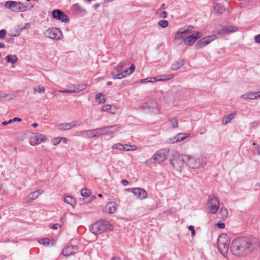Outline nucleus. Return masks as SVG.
<instances>
[{"label": "nucleus", "instance_id": "obj_15", "mask_svg": "<svg viewBox=\"0 0 260 260\" xmlns=\"http://www.w3.org/2000/svg\"><path fill=\"white\" fill-rule=\"evenodd\" d=\"M46 138L42 134L36 135L32 137L30 140V144L32 146L40 144L41 142L45 141Z\"/></svg>", "mask_w": 260, "mask_h": 260}, {"label": "nucleus", "instance_id": "obj_47", "mask_svg": "<svg viewBox=\"0 0 260 260\" xmlns=\"http://www.w3.org/2000/svg\"><path fill=\"white\" fill-rule=\"evenodd\" d=\"M112 106L110 105H105L102 107L103 111H109L111 109Z\"/></svg>", "mask_w": 260, "mask_h": 260}, {"label": "nucleus", "instance_id": "obj_7", "mask_svg": "<svg viewBox=\"0 0 260 260\" xmlns=\"http://www.w3.org/2000/svg\"><path fill=\"white\" fill-rule=\"evenodd\" d=\"M169 152V151L168 149H163L157 151L152 157L150 158V163H160L162 162L166 159Z\"/></svg>", "mask_w": 260, "mask_h": 260}, {"label": "nucleus", "instance_id": "obj_12", "mask_svg": "<svg viewBox=\"0 0 260 260\" xmlns=\"http://www.w3.org/2000/svg\"><path fill=\"white\" fill-rule=\"evenodd\" d=\"M216 38L215 35H211L205 37L200 40L195 45L196 50L200 49L203 47L210 43L212 41Z\"/></svg>", "mask_w": 260, "mask_h": 260}, {"label": "nucleus", "instance_id": "obj_1", "mask_svg": "<svg viewBox=\"0 0 260 260\" xmlns=\"http://www.w3.org/2000/svg\"><path fill=\"white\" fill-rule=\"evenodd\" d=\"M259 246L260 243L256 239L240 237L233 241L231 250L234 255L243 257L249 255Z\"/></svg>", "mask_w": 260, "mask_h": 260}, {"label": "nucleus", "instance_id": "obj_60", "mask_svg": "<svg viewBox=\"0 0 260 260\" xmlns=\"http://www.w3.org/2000/svg\"><path fill=\"white\" fill-rule=\"evenodd\" d=\"M121 182H122V184H123V185H124V186H126L129 183L128 181L127 180H122L121 181Z\"/></svg>", "mask_w": 260, "mask_h": 260}, {"label": "nucleus", "instance_id": "obj_35", "mask_svg": "<svg viewBox=\"0 0 260 260\" xmlns=\"http://www.w3.org/2000/svg\"><path fill=\"white\" fill-rule=\"evenodd\" d=\"M112 148L113 149H116L119 150H125V145H123L121 143H116L115 144H114Z\"/></svg>", "mask_w": 260, "mask_h": 260}, {"label": "nucleus", "instance_id": "obj_64", "mask_svg": "<svg viewBox=\"0 0 260 260\" xmlns=\"http://www.w3.org/2000/svg\"><path fill=\"white\" fill-rule=\"evenodd\" d=\"M111 260H120V258L118 256H114L111 258Z\"/></svg>", "mask_w": 260, "mask_h": 260}, {"label": "nucleus", "instance_id": "obj_9", "mask_svg": "<svg viewBox=\"0 0 260 260\" xmlns=\"http://www.w3.org/2000/svg\"><path fill=\"white\" fill-rule=\"evenodd\" d=\"M218 247L220 252L224 254L228 251L230 242L225 236H220L218 239Z\"/></svg>", "mask_w": 260, "mask_h": 260}, {"label": "nucleus", "instance_id": "obj_6", "mask_svg": "<svg viewBox=\"0 0 260 260\" xmlns=\"http://www.w3.org/2000/svg\"><path fill=\"white\" fill-rule=\"evenodd\" d=\"M46 37L55 40H60L63 38L62 31L59 28L52 27L46 30L44 32Z\"/></svg>", "mask_w": 260, "mask_h": 260}, {"label": "nucleus", "instance_id": "obj_27", "mask_svg": "<svg viewBox=\"0 0 260 260\" xmlns=\"http://www.w3.org/2000/svg\"><path fill=\"white\" fill-rule=\"evenodd\" d=\"M235 115L236 114L233 113L226 117H224L222 120V123L224 125L228 124L232 120Z\"/></svg>", "mask_w": 260, "mask_h": 260}, {"label": "nucleus", "instance_id": "obj_32", "mask_svg": "<svg viewBox=\"0 0 260 260\" xmlns=\"http://www.w3.org/2000/svg\"><path fill=\"white\" fill-rule=\"evenodd\" d=\"M169 121L170 122L173 128H176L178 127V119L176 117L173 118H169Z\"/></svg>", "mask_w": 260, "mask_h": 260}, {"label": "nucleus", "instance_id": "obj_57", "mask_svg": "<svg viewBox=\"0 0 260 260\" xmlns=\"http://www.w3.org/2000/svg\"><path fill=\"white\" fill-rule=\"evenodd\" d=\"M255 41L257 43H260V34L256 36L254 38Z\"/></svg>", "mask_w": 260, "mask_h": 260}, {"label": "nucleus", "instance_id": "obj_10", "mask_svg": "<svg viewBox=\"0 0 260 260\" xmlns=\"http://www.w3.org/2000/svg\"><path fill=\"white\" fill-rule=\"evenodd\" d=\"M238 29L237 27L233 25L221 26L215 30V32L219 36L222 37L227 34L235 32Z\"/></svg>", "mask_w": 260, "mask_h": 260}, {"label": "nucleus", "instance_id": "obj_45", "mask_svg": "<svg viewBox=\"0 0 260 260\" xmlns=\"http://www.w3.org/2000/svg\"><path fill=\"white\" fill-rule=\"evenodd\" d=\"M162 77H164L165 81H168L173 78L174 75L173 74H170L167 75H163Z\"/></svg>", "mask_w": 260, "mask_h": 260}, {"label": "nucleus", "instance_id": "obj_61", "mask_svg": "<svg viewBox=\"0 0 260 260\" xmlns=\"http://www.w3.org/2000/svg\"><path fill=\"white\" fill-rule=\"evenodd\" d=\"M59 92L63 93H70V91L68 89L64 90H59Z\"/></svg>", "mask_w": 260, "mask_h": 260}, {"label": "nucleus", "instance_id": "obj_52", "mask_svg": "<svg viewBox=\"0 0 260 260\" xmlns=\"http://www.w3.org/2000/svg\"><path fill=\"white\" fill-rule=\"evenodd\" d=\"M60 143V140H59V138H56L53 140V144L54 145H56Z\"/></svg>", "mask_w": 260, "mask_h": 260}, {"label": "nucleus", "instance_id": "obj_18", "mask_svg": "<svg viewBox=\"0 0 260 260\" xmlns=\"http://www.w3.org/2000/svg\"><path fill=\"white\" fill-rule=\"evenodd\" d=\"M43 192L42 190H37L35 191L30 192L28 194L26 198V201L28 203L36 199L39 196H40Z\"/></svg>", "mask_w": 260, "mask_h": 260}, {"label": "nucleus", "instance_id": "obj_34", "mask_svg": "<svg viewBox=\"0 0 260 260\" xmlns=\"http://www.w3.org/2000/svg\"><path fill=\"white\" fill-rule=\"evenodd\" d=\"M91 193V191L88 188H83L81 190V194L83 197H88Z\"/></svg>", "mask_w": 260, "mask_h": 260}, {"label": "nucleus", "instance_id": "obj_54", "mask_svg": "<svg viewBox=\"0 0 260 260\" xmlns=\"http://www.w3.org/2000/svg\"><path fill=\"white\" fill-rule=\"evenodd\" d=\"M161 76H157L156 77H155V79H154V81H165V80H164V77H163V78H161Z\"/></svg>", "mask_w": 260, "mask_h": 260}, {"label": "nucleus", "instance_id": "obj_56", "mask_svg": "<svg viewBox=\"0 0 260 260\" xmlns=\"http://www.w3.org/2000/svg\"><path fill=\"white\" fill-rule=\"evenodd\" d=\"M167 12L164 11L160 14V17L163 18H165L167 17Z\"/></svg>", "mask_w": 260, "mask_h": 260}, {"label": "nucleus", "instance_id": "obj_41", "mask_svg": "<svg viewBox=\"0 0 260 260\" xmlns=\"http://www.w3.org/2000/svg\"><path fill=\"white\" fill-rule=\"evenodd\" d=\"M33 89L35 91L38 93H44L45 92V88L43 87H34Z\"/></svg>", "mask_w": 260, "mask_h": 260}, {"label": "nucleus", "instance_id": "obj_24", "mask_svg": "<svg viewBox=\"0 0 260 260\" xmlns=\"http://www.w3.org/2000/svg\"><path fill=\"white\" fill-rule=\"evenodd\" d=\"M63 201L67 204H70L72 206H74L76 204L75 199L71 196H67L64 198Z\"/></svg>", "mask_w": 260, "mask_h": 260}, {"label": "nucleus", "instance_id": "obj_28", "mask_svg": "<svg viewBox=\"0 0 260 260\" xmlns=\"http://www.w3.org/2000/svg\"><path fill=\"white\" fill-rule=\"evenodd\" d=\"M30 27V24L29 23H26L23 27H22L20 28H19V30L17 31V34H12V36L17 37L21 34L22 30L28 29Z\"/></svg>", "mask_w": 260, "mask_h": 260}, {"label": "nucleus", "instance_id": "obj_46", "mask_svg": "<svg viewBox=\"0 0 260 260\" xmlns=\"http://www.w3.org/2000/svg\"><path fill=\"white\" fill-rule=\"evenodd\" d=\"M76 86H77V90H79V92L80 91H81L86 88V84L77 85Z\"/></svg>", "mask_w": 260, "mask_h": 260}, {"label": "nucleus", "instance_id": "obj_22", "mask_svg": "<svg viewBox=\"0 0 260 260\" xmlns=\"http://www.w3.org/2000/svg\"><path fill=\"white\" fill-rule=\"evenodd\" d=\"M143 107L144 108H148V109H152L151 112L154 114H157L159 112L158 108L155 106V104L150 105V103L149 102L145 103L144 104Z\"/></svg>", "mask_w": 260, "mask_h": 260}, {"label": "nucleus", "instance_id": "obj_13", "mask_svg": "<svg viewBox=\"0 0 260 260\" xmlns=\"http://www.w3.org/2000/svg\"><path fill=\"white\" fill-rule=\"evenodd\" d=\"M53 18L60 20L62 22L67 23L70 21L69 17L60 10L56 9L52 11Z\"/></svg>", "mask_w": 260, "mask_h": 260}, {"label": "nucleus", "instance_id": "obj_16", "mask_svg": "<svg viewBox=\"0 0 260 260\" xmlns=\"http://www.w3.org/2000/svg\"><path fill=\"white\" fill-rule=\"evenodd\" d=\"M189 134L185 133H179L177 136L169 139L170 143H177L183 141L185 138L188 137Z\"/></svg>", "mask_w": 260, "mask_h": 260}, {"label": "nucleus", "instance_id": "obj_51", "mask_svg": "<svg viewBox=\"0 0 260 260\" xmlns=\"http://www.w3.org/2000/svg\"><path fill=\"white\" fill-rule=\"evenodd\" d=\"M74 6L75 8L77 9V10H80L81 12H83L84 13L86 12L85 10L80 8L77 4L74 5Z\"/></svg>", "mask_w": 260, "mask_h": 260}, {"label": "nucleus", "instance_id": "obj_11", "mask_svg": "<svg viewBox=\"0 0 260 260\" xmlns=\"http://www.w3.org/2000/svg\"><path fill=\"white\" fill-rule=\"evenodd\" d=\"M209 211L212 214H215L219 207V202L214 196H210L208 203Z\"/></svg>", "mask_w": 260, "mask_h": 260}, {"label": "nucleus", "instance_id": "obj_5", "mask_svg": "<svg viewBox=\"0 0 260 260\" xmlns=\"http://www.w3.org/2000/svg\"><path fill=\"white\" fill-rule=\"evenodd\" d=\"M186 155H182L178 153L173 154V158L170 159L172 167L177 171H180L183 168L184 162L186 164Z\"/></svg>", "mask_w": 260, "mask_h": 260}, {"label": "nucleus", "instance_id": "obj_26", "mask_svg": "<svg viewBox=\"0 0 260 260\" xmlns=\"http://www.w3.org/2000/svg\"><path fill=\"white\" fill-rule=\"evenodd\" d=\"M62 254L64 256H69L73 253V247L71 246H68L65 247L62 251Z\"/></svg>", "mask_w": 260, "mask_h": 260}, {"label": "nucleus", "instance_id": "obj_44", "mask_svg": "<svg viewBox=\"0 0 260 260\" xmlns=\"http://www.w3.org/2000/svg\"><path fill=\"white\" fill-rule=\"evenodd\" d=\"M192 28H193V26H188V27L186 29H184L182 31H179L178 32V34H185V33H186L187 32H189V31H191Z\"/></svg>", "mask_w": 260, "mask_h": 260}, {"label": "nucleus", "instance_id": "obj_43", "mask_svg": "<svg viewBox=\"0 0 260 260\" xmlns=\"http://www.w3.org/2000/svg\"><path fill=\"white\" fill-rule=\"evenodd\" d=\"M125 77V75H123L121 73H118L113 76V79H121Z\"/></svg>", "mask_w": 260, "mask_h": 260}, {"label": "nucleus", "instance_id": "obj_25", "mask_svg": "<svg viewBox=\"0 0 260 260\" xmlns=\"http://www.w3.org/2000/svg\"><path fill=\"white\" fill-rule=\"evenodd\" d=\"M7 62L14 64L18 61V57L15 55L9 54L6 57Z\"/></svg>", "mask_w": 260, "mask_h": 260}, {"label": "nucleus", "instance_id": "obj_3", "mask_svg": "<svg viewBox=\"0 0 260 260\" xmlns=\"http://www.w3.org/2000/svg\"><path fill=\"white\" fill-rule=\"evenodd\" d=\"M116 125L108 126L92 130H88L86 132L90 133L91 137H96L106 134H114L119 130V128H116Z\"/></svg>", "mask_w": 260, "mask_h": 260}, {"label": "nucleus", "instance_id": "obj_42", "mask_svg": "<svg viewBox=\"0 0 260 260\" xmlns=\"http://www.w3.org/2000/svg\"><path fill=\"white\" fill-rule=\"evenodd\" d=\"M69 87L70 88L68 90H69V91H70V93L79 92V90H77V89L76 85H72L71 86H70Z\"/></svg>", "mask_w": 260, "mask_h": 260}, {"label": "nucleus", "instance_id": "obj_39", "mask_svg": "<svg viewBox=\"0 0 260 260\" xmlns=\"http://www.w3.org/2000/svg\"><path fill=\"white\" fill-rule=\"evenodd\" d=\"M158 24L162 28H166L168 26L169 23L167 20H161L158 21Z\"/></svg>", "mask_w": 260, "mask_h": 260}, {"label": "nucleus", "instance_id": "obj_20", "mask_svg": "<svg viewBox=\"0 0 260 260\" xmlns=\"http://www.w3.org/2000/svg\"><path fill=\"white\" fill-rule=\"evenodd\" d=\"M116 204L115 202H110L108 203L105 207L106 211L110 214L114 213L116 211Z\"/></svg>", "mask_w": 260, "mask_h": 260}, {"label": "nucleus", "instance_id": "obj_62", "mask_svg": "<svg viewBox=\"0 0 260 260\" xmlns=\"http://www.w3.org/2000/svg\"><path fill=\"white\" fill-rule=\"evenodd\" d=\"M241 98L244 99H248V93L242 95Z\"/></svg>", "mask_w": 260, "mask_h": 260}, {"label": "nucleus", "instance_id": "obj_14", "mask_svg": "<svg viewBox=\"0 0 260 260\" xmlns=\"http://www.w3.org/2000/svg\"><path fill=\"white\" fill-rule=\"evenodd\" d=\"M134 195L139 199L144 200L147 198V193L146 191L141 188H135L132 191Z\"/></svg>", "mask_w": 260, "mask_h": 260}, {"label": "nucleus", "instance_id": "obj_4", "mask_svg": "<svg viewBox=\"0 0 260 260\" xmlns=\"http://www.w3.org/2000/svg\"><path fill=\"white\" fill-rule=\"evenodd\" d=\"M186 165L190 168L198 169L204 166L206 163V158L203 156L193 157L186 155Z\"/></svg>", "mask_w": 260, "mask_h": 260}, {"label": "nucleus", "instance_id": "obj_30", "mask_svg": "<svg viewBox=\"0 0 260 260\" xmlns=\"http://www.w3.org/2000/svg\"><path fill=\"white\" fill-rule=\"evenodd\" d=\"M189 38L195 42L196 40L202 37V33L199 31H196L194 33L189 36Z\"/></svg>", "mask_w": 260, "mask_h": 260}, {"label": "nucleus", "instance_id": "obj_23", "mask_svg": "<svg viewBox=\"0 0 260 260\" xmlns=\"http://www.w3.org/2000/svg\"><path fill=\"white\" fill-rule=\"evenodd\" d=\"M185 60L182 59L176 61L175 62L172 64L171 69L173 71H176L181 68L185 63Z\"/></svg>", "mask_w": 260, "mask_h": 260}, {"label": "nucleus", "instance_id": "obj_37", "mask_svg": "<svg viewBox=\"0 0 260 260\" xmlns=\"http://www.w3.org/2000/svg\"><path fill=\"white\" fill-rule=\"evenodd\" d=\"M125 151H135L137 150V147L136 145L125 144Z\"/></svg>", "mask_w": 260, "mask_h": 260}, {"label": "nucleus", "instance_id": "obj_40", "mask_svg": "<svg viewBox=\"0 0 260 260\" xmlns=\"http://www.w3.org/2000/svg\"><path fill=\"white\" fill-rule=\"evenodd\" d=\"M257 92H248V99L254 100L257 99Z\"/></svg>", "mask_w": 260, "mask_h": 260}, {"label": "nucleus", "instance_id": "obj_8", "mask_svg": "<svg viewBox=\"0 0 260 260\" xmlns=\"http://www.w3.org/2000/svg\"><path fill=\"white\" fill-rule=\"evenodd\" d=\"M5 7L13 12H24L26 8L23 3L12 1L6 2Z\"/></svg>", "mask_w": 260, "mask_h": 260}, {"label": "nucleus", "instance_id": "obj_38", "mask_svg": "<svg viewBox=\"0 0 260 260\" xmlns=\"http://www.w3.org/2000/svg\"><path fill=\"white\" fill-rule=\"evenodd\" d=\"M39 242L45 246H48L50 244V240L47 238H42L39 241Z\"/></svg>", "mask_w": 260, "mask_h": 260}, {"label": "nucleus", "instance_id": "obj_17", "mask_svg": "<svg viewBox=\"0 0 260 260\" xmlns=\"http://www.w3.org/2000/svg\"><path fill=\"white\" fill-rule=\"evenodd\" d=\"M80 124H78L79 125ZM78 126L75 122H73L72 123H60L57 125V128L60 131H67L70 130L73 127H75Z\"/></svg>", "mask_w": 260, "mask_h": 260}, {"label": "nucleus", "instance_id": "obj_36", "mask_svg": "<svg viewBox=\"0 0 260 260\" xmlns=\"http://www.w3.org/2000/svg\"><path fill=\"white\" fill-rule=\"evenodd\" d=\"M183 42L187 46H191L194 43L193 39L191 40L189 36L184 38L183 39Z\"/></svg>", "mask_w": 260, "mask_h": 260}, {"label": "nucleus", "instance_id": "obj_50", "mask_svg": "<svg viewBox=\"0 0 260 260\" xmlns=\"http://www.w3.org/2000/svg\"><path fill=\"white\" fill-rule=\"evenodd\" d=\"M188 230L191 231V236L194 237L195 235V230L194 226L193 225H189L188 226Z\"/></svg>", "mask_w": 260, "mask_h": 260}, {"label": "nucleus", "instance_id": "obj_2", "mask_svg": "<svg viewBox=\"0 0 260 260\" xmlns=\"http://www.w3.org/2000/svg\"><path fill=\"white\" fill-rule=\"evenodd\" d=\"M112 225L105 220H101L92 224L90 231L94 234H99L107 230H112Z\"/></svg>", "mask_w": 260, "mask_h": 260}, {"label": "nucleus", "instance_id": "obj_58", "mask_svg": "<svg viewBox=\"0 0 260 260\" xmlns=\"http://www.w3.org/2000/svg\"><path fill=\"white\" fill-rule=\"evenodd\" d=\"M59 140H60V142L62 141L64 144H66L68 142L67 139L64 137H60Z\"/></svg>", "mask_w": 260, "mask_h": 260}, {"label": "nucleus", "instance_id": "obj_55", "mask_svg": "<svg viewBox=\"0 0 260 260\" xmlns=\"http://www.w3.org/2000/svg\"><path fill=\"white\" fill-rule=\"evenodd\" d=\"M61 225L58 223H55L54 224H53L52 226H50V228L53 229V230H57L58 227H60Z\"/></svg>", "mask_w": 260, "mask_h": 260}, {"label": "nucleus", "instance_id": "obj_49", "mask_svg": "<svg viewBox=\"0 0 260 260\" xmlns=\"http://www.w3.org/2000/svg\"><path fill=\"white\" fill-rule=\"evenodd\" d=\"M135 69V66L134 65V64H132L130 68L128 69L129 72L127 74V75L132 74L134 72Z\"/></svg>", "mask_w": 260, "mask_h": 260}, {"label": "nucleus", "instance_id": "obj_29", "mask_svg": "<svg viewBox=\"0 0 260 260\" xmlns=\"http://www.w3.org/2000/svg\"><path fill=\"white\" fill-rule=\"evenodd\" d=\"M220 214H221V218L222 220H225L226 219V218L228 216V211L225 207H222L220 211Z\"/></svg>", "mask_w": 260, "mask_h": 260}, {"label": "nucleus", "instance_id": "obj_33", "mask_svg": "<svg viewBox=\"0 0 260 260\" xmlns=\"http://www.w3.org/2000/svg\"><path fill=\"white\" fill-rule=\"evenodd\" d=\"M125 64L126 63L125 62H120L118 66L111 72V74L113 75L114 74L115 71H116V72H120Z\"/></svg>", "mask_w": 260, "mask_h": 260}, {"label": "nucleus", "instance_id": "obj_19", "mask_svg": "<svg viewBox=\"0 0 260 260\" xmlns=\"http://www.w3.org/2000/svg\"><path fill=\"white\" fill-rule=\"evenodd\" d=\"M15 95L12 93L7 94L0 91V101L5 102L15 99Z\"/></svg>", "mask_w": 260, "mask_h": 260}, {"label": "nucleus", "instance_id": "obj_63", "mask_svg": "<svg viewBox=\"0 0 260 260\" xmlns=\"http://www.w3.org/2000/svg\"><path fill=\"white\" fill-rule=\"evenodd\" d=\"M149 78H145V79H141L140 80V82L141 83L148 82L147 81H149Z\"/></svg>", "mask_w": 260, "mask_h": 260}, {"label": "nucleus", "instance_id": "obj_21", "mask_svg": "<svg viewBox=\"0 0 260 260\" xmlns=\"http://www.w3.org/2000/svg\"><path fill=\"white\" fill-rule=\"evenodd\" d=\"M214 12L216 14H221L225 12L224 7L221 4H215L213 6Z\"/></svg>", "mask_w": 260, "mask_h": 260}, {"label": "nucleus", "instance_id": "obj_59", "mask_svg": "<svg viewBox=\"0 0 260 260\" xmlns=\"http://www.w3.org/2000/svg\"><path fill=\"white\" fill-rule=\"evenodd\" d=\"M24 7H26L25 11H26L28 10H30L33 7V5H30L26 4V5H24Z\"/></svg>", "mask_w": 260, "mask_h": 260}, {"label": "nucleus", "instance_id": "obj_48", "mask_svg": "<svg viewBox=\"0 0 260 260\" xmlns=\"http://www.w3.org/2000/svg\"><path fill=\"white\" fill-rule=\"evenodd\" d=\"M7 34V31L5 29H3L0 30V39H4L6 37V35Z\"/></svg>", "mask_w": 260, "mask_h": 260}, {"label": "nucleus", "instance_id": "obj_53", "mask_svg": "<svg viewBox=\"0 0 260 260\" xmlns=\"http://www.w3.org/2000/svg\"><path fill=\"white\" fill-rule=\"evenodd\" d=\"M216 225L219 229H224L225 228V224L223 222H218L217 223Z\"/></svg>", "mask_w": 260, "mask_h": 260}, {"label": "nucleus", "instance_id": "obj_31", "mask_svg": "<svg viewBox=\"0 0 260 260\" xmlns=\"http://www.w3.org/2000/svg\"><path fill=\"white\" fill-rule=\"evenodd\" d=\"M95 100L98 102L99 104H103L105 102L104 95L102 93L96 94Z\"/></svg>", "mask_w": 260, "mask_h": 260}]
</instances>
